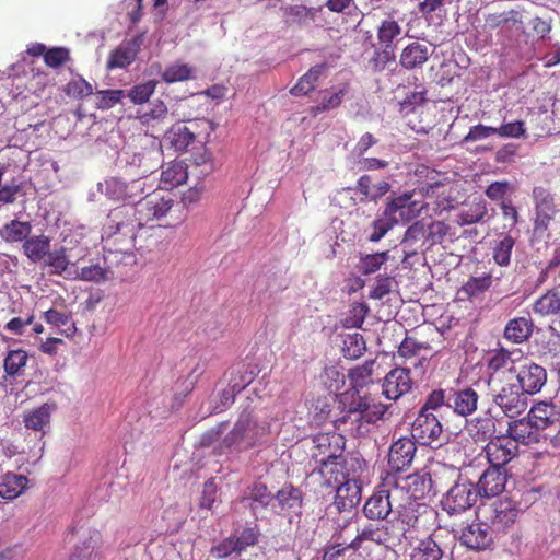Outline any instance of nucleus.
I'll return each mask as SVG.
<instances>
[{"mask_svg":"<svg viewBox=\"0 0 560 560\" xmlns=\"http://www.w3.org/2000/svg\"><path fill=\"white\" fill-rule=\"evenodd\" d=\"M493 402L509 418H516L527 408V395L516 384H505L493 394Z\"/></svg>","mask_w":560,"mask_h":560,"instance_id":"obj_14","label":"nucleus"},{"mask_svg":"<svg viewBox=\"0 0 560 560\" xmlns=\"http://www.w3.org/2000/svg\"><path fill=\"white\" fill-rule=\"evenodd\" d=\"M143 226L132 205L112 209L102 228L104 248L120 254L131 253L136 248L137 233Z\"/></svg>","mask_w":560,"mask_h":560,"instance_id":"obj_2","label":"nucleus"},{"mask_svg":"<svg viewBox=\"0 0 560 560\" xmlns=\"http://www.w3.org/2000/svg\"><path fill=\"white\" fill-rule=\"evenodd\" d=\"M168 138L171 145L178 152L187 151L189 145L196 140L194 131L189 127L182 125L174 126Z\"/></svg>","mask_w":560,"mask_h":560,"instance_id":"obj_52","label":"nucleus"},{"mask_svg":"<svg viewBox=\"0 0 560 560\" xmlns=\"http://www.w3.org/2000/svg\"><path fill=\"white\" fill-rule=\"evenodd\" d=\"M406 488L413 499L423 498L432 488V479L427 467L421 471L410 474L406 477Z\"/></svg>","mask_w":560,"mask_h":560,"instance_id":"obj_40","label":"nucleus"},{"mask_svg":"<svg viewBox=\"0 0 560 560\" xmlns=\"http://www.w3.org/2000/svg\"><path fill=\"white\" fill-rule=\"evenodd\" d=\"M101 536L96 530L82 533L68 560H95L98 552Z\"/></svg>","mask_w":560,"mask_h":560,"instance_id":"obj_28","label":"nucleus"},{"mask_svg":"<svg viewBox=\"0 0 560 560\" xmlns=\"http://www.w3.org/2000/svg\"><path fill=\"white\" fill-rule=\"evenodd\" d=\"M401 34V26L393 19L383 20L377 27L380 46L394 45V40Z\"/></svg>","mask_w":560,"mask_h":560,"instance_id":"obj_54","label":"nucleus"},{"mask_svg":"<svg viewBox=\"0 0 560 560\" xmlns=\"http://www.w3.org/2000/svg\"><path fill=\"white\" fill-rule=\"evenodd\" d=\"M28 353L23 349L9 350L3 359V370L9 377L23 375L28 362Z\"/></svg>","mask_w":560,"mask_h":560,"instance_id":"obj_42","label":"nucleus"},{"mask_svg":"<svg viewBox=\"0 0 560 560\" xmlns=\"http://www.w3.org/2000/svg\"><path fill=\"white\" fill-rule=\"evenodd\" d=\"M318 472L327 487L336 488L351 479L346 467V457H327L323 459L318 467Z\"/></svg>","mask_w":560,"mask_h":560,"instance_id":"obj_22","label":"nucleus"},{"mask_svg":"<svg viewBox=\"0 0 560 560\" xmlns=\"http://www.w3.org/2000/svg\"><path fill=\"white\" fill-rule=\"evenodd\" d=\"M347 92V84L334 93H330L328 90L323 91L320 104L312 106L310 109L311 114L316 116L323 112L331 110L339 107Z\"/></svg>","mask_w":560,"mask_h":560,"instance_id":"obj_51","label":"nucleus"},{"mask_svg":"<svg viewBox=\"0 0 560 560\" xmlns=\"http://www.w3.org/2000/svg\"><path fill=\"white\" fill-rule=\"evenodd\" d=\"M535 200V219L533 233L537 237H544L547 234L550 222L557 212L553 196L544 187H535L533 190Z\"/></svg>","mask_w":560,"mask_h":560,"instance_id":"obj_13","label":"nucleus"},{"mask_svg":"<svg viewBox=\"0 0 560 560\" xmlns=\"http://www.w3.org/2000/svg\"><path fill=\"white\" fill-rule=\"evenodd\" d=\"M515 240L511 235H504L495 243L493 248V259L500 266H508L511 261L512 249Z\"/></svg>","mask_w":560,"mask_h":560,"instance_id":"obj_60","label":"nucleus"},{"mask_svg":"<svg viewBox=\"0 0 560 560\" xmlns=\"http://www.w3.org/2000/svg\"><path fill=\"white\" fill-rule=\"evenodd\" d=\"M389 188L390 185L386 180H381L373 185L370 175H362L358 179L354 190L361 195L360 201L366 203L382 198L389 191Z\"/></svg>","mask_w":560,"mask_h":560,"instance_id":"obj_32","label":"nucleus"},{"mask_svg":"<svg viewBox=\"0 0 560 560\" xmlns=\"http://www.w3.org/2000/svg\"><path fill=\"white\" fill-rule=\"evenodd\" d=\"M31 232L32 225L30 222L14 219L0 229V237L8 243L25 242Z\"/></svg>","mask_w":560,"mask_h":560,"instance_id":"obj_44","label":"nucleus"},{"mask_svg":"<svg viewBox=\"0 0 560 560\" xmlns=\"http://www.w3.org/2000/svg\"><path fill=\"white\" fill-rule=\"evenodd\" d=\"M325 70V63L313 66L305 74L299 79L298 83L290 90V93L294 96L307 95L315 89L319 77Z\"/></svg>","mask_w":560,"mask_h":560,"instance_id":"obj_43","label":"nucleus"},{"mask_svg":"<svg viewBox=\"0 0 560 560\" xmlns=\"http://www.w3.org/2000/svg\"><path fill=\"white\" fill-rule=\"evenodd\" d=\"M442 557L441 547L431 536L421 539L410 555L411 560H441Z\"/></svg>","mask_w":560,"mask_h":560,"instance_id":"obj_47","label":"nucleus"},{"mask_svg":"<svg viewBox=\"0 0 560 560\" xmlns=\"http://www.w3.org/2000/svg\"><path fill=\"white\" fill-rule=\"evenodd\" d=\"M442 433V424L438 415L419 411L412 423V436L419 446H429L432 451L442 443L439 438Z\"/></svg>","mask_w":560,"mask_h":560,"instance_id":"obj_12","label":"nucleus"},{"mask_svg":"<svg viewBox=\"0 0 560 560\" xmlns=\"http://www.w3.org/2000/svg\"><path fill=\"white\" fill-rule=\"evenodd\" d=\"M176 208L182 210L183 206L180 203L175 205L168 194L161 191L143 194L133 206V209L137 211L138 220H140L143 225L151 221L166 218L167 214L172 217Z\"/></svg>","mask_w":560,"mask_h":560,"instance_id":"obj_5","label":"nucleus"},{"mask_svg":"<svg viewBox=\"0 0 560 560\" xmlns=\"http://www.w3.org/2000/svg\"><path fill=\"white\" fill-rule=\"evenodd\" d=\"M194 69L186 65L175 62L167 66L162 72V80L166 83L186 81L192 78Z\"/></svg>","mask_w":560,"mask_h":560,"instance_id":"obj_56","label":"nucleus"},{"mask_svg":"<svg viewBox=\"0 0 560 560\" xmlns=\"http://www.w3.org/2000/svg\"><path fill=\"white\" fill-rule=\"evenodd\" d=\"M459 541L467 548L474 550H483L488 548L492 541V529L486 520L467 525L462 529Z\"/></svg>","mask_w":560,"mask_h":560,"instance_id":"obj_19","label":"nucleus"},{"mask_svg":"<svg viewBox=\"0 0 560 560\" xmlns=\"http://www.w3.org/2000/svg\"><path fill=\"white\" fill-rule=\"evenodd\" d=\"M487 218L488 205L483 199L479 198L463 208L456 214L455 222L460 226H465L485 222Z\"/></svg>","mask_w":560,"mask_h":560,"instance_id":"obj_35","label":"nucleus"},{"mask_svg":"<svg viewBox=\"0 0 560 560\" xmlns=\"http://www.w3.org/2000/svg\"><path fill=\"white\" fill-rule=\"evenodd\" d=\"M490 466L482 472L476 486L479 495L494 497L500 494L508 481V470L505 465L509 460L503 463H494L492 457H487Z\"/></svg>","mask_w":560,"mask_h":560,"instance_id":"obj_15","label":"nucleus"},{"mask_svg":"<svg viewBox=\"0 0 560 560\" xmlns=\"http://www.w3.org/2000/svg\"><path fill=\"white\" fill-rule=\"evenodd\" d=\"M395 45H384L376 49L370 59V65L374 71H383L388 63L396 59Z\"/></svg>","mask_w":560,"mask_h":560,"instance_id":"obj_58","label":"nucleus"},{"mask_svg":"<svg viewBox=\"0 0 560 560\" xmlns=\"http://www.w3.org/2000/svg\"><path fill=\"white\" fill-rule=\"evenodd\" d=\"M316 450L313 455H342L345 439L338 433L318 434L314 439Z\"/></svg>","mask_w":560,"mask_h":560,"instance_id":"obj_39","label":"nucleus"},{"mask_svg":"<svg viewBox=\"0 0 560 560\" xmlns=\"http://www.w3.org/2000/svg\"><path fill=\"white\" fill-rule=\"evenodd\" d=\"M534 323L527 317H515L508 322L504 328V338L520 345L529 339L533 334Z\"/></svg>","mask_w":560,"mask_h":560,"instance_id":"obj_33","label":"nucleus"},{"mask_svg":"<svg viewBox=\"0 0 560 560\" xmlns=\"http://www.w3.org/2000/svg\"><path fill=\"white\" fill-rule=\"evenodd\" d=\"M158 82L149 80L144 83L136 84L128 91V97L133 104H144L149 101L156 89Z\"/></svg>","mask_w":560,"mask_h":560,"instance_id":"obj_63","label":"nucleus"},{"mask_svg":"<svg viewBox=\"0 0 560 560\" xmlns=\"http://www.w3.org/2000/svg\"><path fill=\"white\" fill-rule=\"evenodd\" d=\"M63 92L72 98L82 100L92 95L93 86L82 77L74 78L70 80L66 86L63 88Z\"/></svg>","mask_w":560,"mask_h":560,"instance_id":"obj_62","label":"nucleus"},{"mask_svg":"<svg viewBox=\"0 0 560 560\" xmlns=\"http://www.w3.org/2000/svg\"><path fill=\"white\" fill-rule=\"evenodd\" d=\"M413 381L410 376V369L395 368L390 370L383 382V394L390 400H397L402 395L411 392Z\"/></svg>","mask_w":560,"mask_h":560,"instance_id":"obj_18","label":"nucleus"},{"mask_svg":"<svg viewBox=\"0 0 560 560\" xmlns=\"http://www.w3.org/2000/svg\"><path fill=\"white\" fill-rule=\"evenodd\" d=\"M479 492L470 481H457L441 501L442 509L447 514H460L475 505Z\"/></svg>","mask_w":560,"mask_h":560,"instance_id":"obj_10","label":"nucleus"},{"mask_svg":"<svg viewBox=\"0 0 560 560\" xmlns=\"http://www.w3.org/2000/svg\"><path fill=\"white\" fill-rule=\"evenodd\" d=\"M339 394L326 393L324 395L318 396L314 399L310 407V412L316 421L317 424H322L328 419H332V421L342 424H350L351 433L357 434V424L358 422L347 418L341 419L343 412H341V408H339Z\"/></svg>","mask_w":560,"mask_h":560,"instance_id":"obj_9","label":"nucleus"},{"mask_svg":"<svg viewBox=\"0 0 560 560\" xmlns=\"http://www.w3.org/2000/svg\"><path fill=\"white\" fill-rule=\"evenodd\" d=\"M188 178V166L182 161L171 162L161 173L160 186L164 190H171Z\"/></svg>","mask_w":560,"mask_h":560,"instance_id":"obj_34","label":"nucleus"},{"mask_svg":"<svg viewBox=\"0 0 560 560\" xmlns=\"http://www.w3.org/2000/svg\"><path fill=\"white\" fill-rule=\"evenodd\" d=\"M284 23L288 26L296 25L302 27L315 18L313 8L306 5H287L282 8Z\"/></svg>","mask_w":560,"mask_h":560,"instance_id":"obj_45","label":"nucleus"},{"mask_svg":"<svg viewBox=\"0 0 560 560\" xmlns=\"http://www.w3.org/2000/svg\"><path fill=\"white\" fill-rule=\"evenodd\" d=\"M444 406L448 407V395L445 389L438 388L428 394L424 404L419 411L436 415V412Z\"/></svg>","mask_w":560,"mask_h":560,"instance_id":"obj_61","label":"nucleus"},{"mask_svg":"<svg viewBox=\"0 0 560 560\" xmlns=\"http://www.w3.org/2000/svg\"><path fill=\"white\" fill-rule=\"evenodd\" d=\"M412 192H404L399 196L389 198L386 203L384 214L387 217L389 215L390 218H396L395 214L400 212V215L404 217L405 209H410L416 206V202L412 201Z\"/></svg>","mask_w":560,"mask_h":560,"instance_id":"obj_57","label":"nucleus"},{"mask_svg":"<svg viewBox=\"0 0 560 560\" xmlns=\"http://www.w3.org/2000/svg\"><path fill=\"white\" fill-rule=\"evenodd\" d=\"M521 512L518 504L510 498L494 500L478 509V515L489 523L492 532L497 533H504L510 528Z\"/></svg>","mask_w":560,"mask_h":560,"instance_id":"obj_4","label":"nucleus"},{"mask_svg":"<svg viewBox=\"0 0 560 560\" xmlns=\"http://www.w3.org/2000/svg\"><path fill=\"white\" fill-rule=\"evenodd\" d=\"M394 512L390 502V493L386 489L374 492L365 502L363 513L365 517L372 521H383Z\"/></svg>","mask_w":560,"mask_h":560,"instance_id":"obj_26","label":"nucleus"},{"mask_svg":"<svg viewBox=\"0 0 560 560\" xmlns=\"http://www.w3.org/2000/svg\"><path fill=\"white\" fill-rule=\"evenodd\" d=\"M491 284L492 277L489 273H483L480 277H470L458 290L459 299L469 301L480 299Z\"/></svg>","mask_w":560,"mask_h":560,"instance_id":"obj_37","label":"nucleus"},{"mask_svg":"<svg viewBox=\"0 0 560 560\" xmlns=\"http://www.w3.org/2000/svg\"><path fill=\"white\" fill-rule=\"evenodd\" d=\"M366 350L365 340L359 332L347 335L343 341V355L347 359H358Z\"/></svg>","mask_w":560,"mask_h":560,"instance_id":"obj_59","label":"nucleus"},{"mask_svg":"<svg viewBox=\"0 0 560 560\" xmlns=\"http://www.w3.org/2000/svg\"><path fill=\"white\" fill-rule=\"evenodd\" d=\"M454 241L455 232L445 221H433L428 225L427 242L429 246L442 244L445 240Z\"/></svg>","mask_w":560,"mask_h":560,"instance_id":"obj_50","label":"nucleus"},{"mask_svg":"<svg viewBox=\"0 0 560 560\" xmlns=\"http://www.w3.org/2000/svg\"><path fill=\"white\" fill-rule=\"evenodd\" d=\"M28 479L23 475L7 474L0 482V497L13 500L21 495L27 488Z\"/></svg>","mask_w":560,"mask_h":560,"instance_id":"obj_41","label":"nucleus"},{"mask_svg":"<svg viewBox=\"0 0 560 560\" xmlns=\"http://www.w3.org/2000/svg\"><path fill=\"white\" fill-rule=\"evenodd\" d=\"M96 97V108L107 110L120 104L126 96L125 91L120 89L115 90H100L93 93Z\"/></svg>","mask_w":560,"mask_h":560,"instance_id":"obj_55","label":"nucleus"},{"mask_svg":"<svg viewBox=\"0 0 560 560\" xmlns=\"http://www.w3.org/2000/svg\"><path fill=\"white\" fill-rule=\"evenodd\" d=\"M250 501L249 505L253 512L258 508L272 509L273 494L268 490L267 486L261 482H255L249 489L248 494L243 499Z\"/></svg>","mask_w":560,"mask_h":560,"instance_id":"obj_46","label":"nucleus"},{"mask_svg":"<svg viewBox=\"0 0 560 560\" xmlns=\"http://www.w3.org/2000/svg\"><path fill=\"white\" fill-rule=\"evenodd\" d=\"M517 386L526 395L538 393L547 381L546 370L532 362L525 360L516 370Z\"/></svg>","mask_w":560,"mask_h":560,"instance_id":"obj_17","label":"nucleus"},{"mask_svg":"<svg viewBox=\"0 0 560 560\" xmlns=\"http://www.w3.org/2000/svg\"><path fill=\"white\" fill-rule=\"evenodd\" d=\"M389 260V252H377L374 254H362L357 265L359 272L363 276L375 273Z\"/></svg>","mask_w":560,"mask_h":560,"instance_id":"obj_49","label":"nucleus"},{"mask_svg":"<svg viewBox=\"0 0 560 560\" xmlns=\"http://www.w3.org/2000/svg\"><path fill=\"white\" fill-rule=\"evenodd\" d=\"M375 361L368 360L362 365L349 371L351 387L339 394L341 419L350 418L358 422L357 434L365 435L371 424L385 418L390 405L383 404L370 394H360V389L372 383Z\"/></svg>","mask_w":560,"mask_h":560,"instance_id":"obj_1","label":"nucleus"},{"mask_svg":"<svg viewBox=\"0 0 560 560\" xmlns=\"http://www.w3.org/2000/svg\"><path fill=\"white\" fill-rule=\"evenodd\" d=\"M361 482L355 478L336 487L334 505L338 512L351 511L361 500Z\"/></svg>","mask_w":560,"mask_h":560,"instance_id":"obj_24","label":"nucleus"},{"mask_svg":"<svg viewBox=\"0 0 560 560\" xmlns=\"http://www.w3.org/2000/svg\"><path fill=\"white\" fill-rule=\"evenodd\" d=\"M50 242L44 234L28 236L23 243V252L32 262L43 261L50 252Z\"/></svg>","mask_w":560,"mask_h":560,"instance_id":"obj_38","label":"nucleus"},{"mask_svg":"<svg viewBox=\"0 0 560 560\" xmlns=\"http://www.w3.org/2000/svg\"><path fill=\"white\" fill-rule=\"evenodd\" d=\"M506 27L508 30H522L523 15L518 10H509L503 12L489 13L485 16V27L490 31L499 27Z\"/></svg>","mask_w":560,"mask_h":560,"instance_id":"obj_29","label":"nucleus"},{"mask_svg":"<svg viewBox=\"0 0 560 560\" xmlns=\"http://www.w3.org/2000/svg\"><path fill=\"white\" fill-rule=\"evenodd\" d=\"M101 192L114 201H122L125 205L135 206L136 201L144 194V182L133 179L129 183L117 177L105 179L98 185Z\"/></svg>","mask_w":560,"mask_h":560,"instance_id":"obj_11","label":"nucleus"},{"mask_svg":"<svg viewBox=\"0 0 560 560\" xmlns=\"http://www.w3.org/2000/svg\"><path fill=\"white\" fill-rule=\"evenodd\" d=\"M479 395L470 387L451 390L448 394V408L456 415L467 417L477 410Z\"/></svg>","mask_w":560,"mask_h":560,"instance_id":"obj_25","label":"nucleus"},{"mask_svg":"<svg viewBox=\"0 0 560 560\" xmlns=\"http://www.w3.org/2000/svg\"><path fill=\"white\" fill-rule=\"evenodd\" d=\"M168 115V109L165 103L161 100H156L151 103L150 109L145 112H138L137 118L139 121L147 127H154L155 125L165 121Z\"/></svg>","mask_w":560,"mask_h":560,"instance_id":"obj_48","label":"nucleus"},{"mask_svg":"<svg viewBox=\"0 0 560 560\" xmlns=\"http://www.w3.org/2000/svg\"><path fill=\"white\" fill-rule=\"evenodd\" d=\"M534 427L527 421L521 420L514 427L509 428V434L495 436L483 448L486 455H494L501 451V455H517L525 451L518 450V444L528 445L538 442V435L533 432Z\"/></svg>","mask_w":560,"mask_h":560,"instance_id":"obj_3","label":"nucleus"},{"mask_svg":"<svg viewBox=\"0 0 560 560\" xmlns=\"http://www.w3.org/2000/svg\"><path fill=\"white\" fill-rule=\"evenodd\" d=\"M527 418L535 430L560 427V407L552 402L539 401L530 408Z\"/></svg>","mask_w":560,"mask_h":560,"instance_id":"obj_21","label":"nucleus"},{"mask_svg":"<svg viewBox=\"0 0 560 560\" xmlns=\"http://www.w3.org/2000/svg\"><path fill=\"white\" fill-rule=\"evenodd\" d=\"M394 518L388 521L392 534L395 540L400 541L401 538L411 539L412 530L418 528L423 517L431 512L427 508L416 501H409L406 504L399 505L394 511Z\"/></svg>","mask_w":560,"mask_h":560,"instance_id":"obj_8","label":"nucleus"},{"mask_svg":"<svg viewBox=\"0 0 560 560\" xmlns=\"http://www.w3.org/2000/svg\"><path fill=\"white\" fill-rule=\"evenodd\" d=\"M303 494L299 488L291 485L282 487L273 494L272 511L278 514H294L302 513Z\"/></svg>","mask_w":560,"mask_h":560,"instance_id":"obj_20","label":"nucleus"},{"mask_svg":"<svg viewBox=\"0 0 560 560\" xmlns=\"http://www.w3.org/2000/svg\"><path fill=\"white\" fill-rule=\"evenodd\" d=\"M66 247H60L54 252H49L43 260L44 266L49 268V273L55 276H63L66 279H72L74 264L70 262Z\"/></svg>","mask_w":560,"mask_h":560,"instance_id":"obj_30","label":"nucleus"},{"mask_svg":"<svg viewBox=\"0 0 560 560\" xmlns=\"http://www.w3.org/2000/svg\"><path fill=\"white\" fill-rule=\"evenodd\" d=\"M522 359L521 350H508L503 347L494 349L490 352L487 365L493 373L497 372H516V362Z\"/></svg>","mask_w":560,"mask_h":560,"instance_id":"obj_27","label":"nucleus"},{"mask_svg":"<svg viewBox=\"0 0 560 560\" xmlns=\"http://www.w3.org/2000/svg\"><path fill=\"white\" fill-rule=\"evenodd\" d=\"M50 421V408L44 404L24 415V424L27 429L42 430Z\"/></svg>","mask_w":560,"mask_h":560,"instance_id":"obj_53","label":"nucleus"},{"mask_svg":"<svg viewBox=\"0 0 560 560\" xmlns=\"http://www.w3.org/2000/svg\"><path fill=\"white\" fill-rule=\"evenodd\" d=\"M143 40V34H137L132 38L124 40L109 52L106 62L107 70L124 69L130 66L136 60Z\"/></svg>","mask_w":560,"mask_h":560,"instance_id":"obj_16","label":"nucleus"},{"mask_svg":"<svg viewBox=\"0 0 560 560\" xmlns=\"http://www.w3.org/2000/svg\"><path fill=\"white\" fill-rule=\"evenodd\" d=\"M395 540L388 521L383 525L368 524L358 532L355 538L349 544L352 550H358L364 541L386 545Z\"/></svg>","mask_w":560,"mask_h":560,"instance_id":"obj_23","label":"nucleus"},{"mask_svg":"<svg viewBox=\"0 0 560 560\" xmlns=\"http://www.w3.org/2000/svg\"><path fill=\"white\" fill-rule=\"evenodd\" d=\"M533 312L540 317H557L560 320V293L548 290L535 301Z\"/></svg>","mask_w":560,"mask_h":560,"instance_id":"obj_36","label":"nucleus"},{"mask_svg":"<svg viewBox=\"0 0 560 560\" xmlns=\"http://www.w3.org/2000/svg\"><path fill=\"white\" fill-rule=\"evenodd\" d=\"M429 59V48L419 42L408 44L400 54L399 63L407 70L421 68Z\"/></svg>","mask_w":560,"mask_h":560,"instance_id":"obj_31","label":"nucleus"},{"mask_svg":"<svg viewBox=\"0 0 560 560\" xmlns=\"http://www.w3.org/2000/svg\"><path fill=\"white\" fill-rule=\"evenodd\" d=\"M452 189L453 185L446 173L439 172L431 167L429 176L423 185L420 186L419 194L425 199H434L433 212L441 214L443 211L454 207Z\"/></svg>","mask_w":560,"mask_h":560,"instance_id":"obj_6","label":"nucleus"},{"mask_svg":"<svg viewBox=\"0 0 560 560\" xmlns=\"http://www.w3.org/2000/svg\"><path fill=\"white\" fill-rule=\"evenodd\" d=\"M420 350H431V346L428 342L417 341L413 337H405L398 347L397 354L404 359H411L416 357Z\"/></svg>","mask_w":560,"mask_h":560,"instance_id":"obj_64","label":"nucleus"},{"mask_svg":"<svg viewBox=\"0 0 560 560\" xmlns=\"http://www.w3.org/2000/svg\"><path fill=\"white\" fill-rule=\"evenodd\" d=\"M268 427L258 423L250 416H242L233 429L224 436L223 444L226 448H238L240 451L256 445L268 434Z\"/></svg>","mask_w":560,"mask_h":560,"instance_id":"obj_7","label":"nucleus"}]
</instances>
